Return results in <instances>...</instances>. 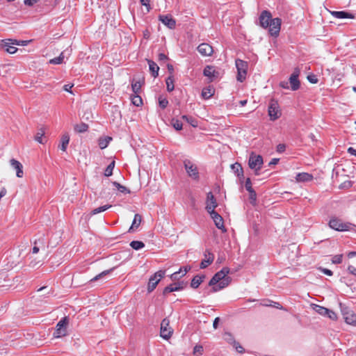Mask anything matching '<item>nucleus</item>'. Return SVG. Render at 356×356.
<instances>
[{"mask_svg": "<svg viewBox=\"0 0 356 356\" xmlns=\"http://www.w3.org/2000/svg\"><path fill=\"white\" fill-rule=\"evenodd\" d=\"M259 24L263 29H268L271 36L277 38L280 32L282 19L279 17L273 18L268 10H263L259 17Z\"/></svg>", "mask_w": 356, "mask_h": 356, "instance_id": "1", "label": "nucleus"}, {"mask_svg": "<svg viewBox=\"0 0 356 356\" xmlns=\"http://www.w3.org/2000/svg\"><path fill=\"white\" fill-rule=\"evenodd\" d=\"M229 273V268L223 267L213 276L209 282V285L213 286L212 292H217L229 284L231 278L227 276Z\"/></svg>", "mask_w": 356, "mask_h": 356, "instance_id": "2", "label": "nucleus"}, {"mask_svg": "<svg viewBox=\"0 0 356 356\" xmlns=\"http://www.w3.org/2000/svg\"><path fill=\"white\" fill-rule=\"evenodd\" d=\"M328 225L331 229L338 232L353 230V227H355V225L350 222H343L341 219L337 217L331 218Z\"/></svg>", "mask_w": 356, "mask_h": 356, "instance_id": "3", "label": "nucleus"}, {"mask_svg": "<svg viewBox=\"0 0 356 356\" xmlns=\"http://www.w3.org/2000/svg\"><path fill=\"white\" fill-rule=\"evenodd\" d=\"M264 163L263 157L259 154H256L252 152L248 159V166L254 170L255 175H259V170L262 168Z\"/></svg>", "mask_w": 356, "mask_h": 356, "instance_id": "4", "label": "nucleus"}, {"mask_svg": "<svg viewBox=\"0 0 356 356\" xmlns=\"http://www.w3.org/2000/svg\"><path fill=\"white\" fill-rule=\"evenodd\" d=\"M341 312L343 315V317L345 320V322L347 324L356 325V314L351 310L349 307L345 306L344 305L340 303Z\"/></svg>", "mask_w": 356, "mask_h": 356, "instance_id": "5", "label": "nucleus"}, {"mask_svg": "<svg viewBox=\"0 0 356 356\" xmlns=\"http://www.w3.org/2000/svg\"><path fill=\"white\" fill-rule=\"evenodd\" d=\"M236 67L237 69V81L243 82L247 74L248 63L241 59H236L235 60Z\"/></svg>", "mask_w": 356, "mask_h": 356, "instance_id": "6", "label": "nucleus"}, {"mask_svg": "<svg viewBox=\"0 0 356 356\" xmlns=\"http://www.w3.org/2000/svg\"><path fill=\"white\" fill-rule=\"evenodd\" d=\"M69 323L67 316L62 318L56 325V329L54 332V337L60 338L67 334V327Z\"/></svg>", "mask_w": 356, "mask_h": 356, "instance_id": "7", "label": "nucleus"}, {"mask_svg": "<svg viewBox=\"0 0 356 356\" xmlns=\"http://www.w3.org/2000/svg\"><path fill=\"white\" fill-rule=\"evenodd\" d=\"M184 166L188 175L194 180L200 179V174L197 167L191 161L186 159L184 161Z\"/></svg>", "mask_w": 356, "mask_h": 356, "instance_id": "8", "label": "nucleus"}, {"mask_svg": "<svg viewBox=\"0 0 356 356\" xmlns=\"http://www.w3.org/2000/svg\"><path fill=\"white\" fill-rule=\"evenodd\" d=\"M165 270H159L155 273L149 280L148 285H147V291L148 292H152L157 286L161 279L163 278L165 275Z\"/></svg>", "mask_w": 356, "mask_h": 356, "instance_id": "9", "label": "nucleus"}, {"mask_svg": "<svg viewBox=\"0 0 356 356\" xmlns=\"http://www.w3.org/2000/svg\"><path fill=\"white\" fill-rule=\"evenodd\" d=\"M170 321L164 318L161 323L160 336L164 339H168L171 337L173 330L169 326Z\"/></svg>", "mask_w": 356, "mask_h": 356, "instance_id": "10", "label": "nucleus"}, {"mask_svg": "<svg viewBox=\"0 0 356 356\" xmlns=\"http://www.w3.org/2000/svg\"><path fill=\"white\" fill-rule=\"evenodd\" d=\"M19 45V42L17 40L6 39L1 42V47L8 53L13 54L17 51V48L13 45Z\"/></svg>", "mask_w": 356, "mask_h": 356, "instance_id": "11", "label": "nucleus"}, {"mask_svg": "<svg viewBox=\"0 0 356 356\" xmlns=\"http://www.w3.org/2000/svg\"><path fill=\"white\" fill-rule=\"evenodd\" d=\"M268 115L270 120L275 121L281 116V111L276 102H271L268 106Z\"/></svg>", "mask_w": 356, "mask_h": 356, "instance_id": "12", "label": "nucleus"}, {"mask_svg": "<svg viewBox=\"0 0 356 356\" xmlns=\"http://www.w3.org/2000/svg\"><path fill=\"white\" fill-rule=\"evenodd\" d=\"M218 207V203L212 192L207 194L206 210L209 213L216 211L215 209Z\"/></svg>", "mask_w": 356, "mask_h": 356, "instance_id": "13", "label": "nucleus"}, {"mask_svg": "<svg viewBox=\"0 0 356 356\" xmlns=\"http://www.w3.org/2000/svg\"><path fill=\"white\" fill-rule=\"evenodd\" d=\"M299 75L300 70L298 68H296L292 74L289 77V83L291 85V88L292 90H297L300 88V83L298 79Z\"/></svg>", "mask_w": 356, "mask_h": 356, "instance_id": "14", "label": "nucleus"}, {"mask_svg": "<svg viewBox=\"0 0 356 356\" xmlns=\"http://www.w3.org/2000/svg\"><path fill=\"white\" fill-rule=\"evenodd\" d=\"M203 74L208 77L210 81H213L219 76V72L216 70L214 66L207 65L203 70Z\"/></svg>", "mask_w": 356, "mask_h": 356, "instance_id": "15", "label": "nucleus"}, {"mask_svg": "<svg viewBox=\"0 0 356 356\" xmlns=\"http://www.w3.org/2000/svg\"><path fill=\"white\" fill-rule=\"evenodd\" d=\"M211 218L213 219L215 225L216 227L220 230H222V232H225L227 230L224 225V220L222 216L218 214L216 211H213L211 213H209Z\"/></svg>", "mask_w": 356, "mask_h": 356, "instance_id": "16", "label": "nucleus"}, {"mask_svg": "<svg viewBox=\"0 0 356 356\" xmlns=\"http://www.w3.org/2000/svg\"><path fill=\"white\" fill-rule=\"evenodd\" d=\"M198 52L202 56H210L213 52L212 46L208 43H202L197 47Z\"/></svg>", "mask_w": 356, "mask_h": 356, "instance_id": "17", "label": "nucleus"}, {"mask_svg": "<svg viewBox=\"0 0 356 356\" xmlns=\"http://www.w3.org/2000/svg\"><path fill=\"white\" fill-rule=\"evenodd\" d=\"M204 256L205 258L200 263V268L202 269L206 268L208 266L211 264L214 260L213 254L209 250H206Z\"/></svg>", "mask_w": 356, "mask_h": 356, "instance_id": "18", "label": "nucleus"}, {"mask_svg": "<svg viewBox=\"0 0 356 356\" xmlns=\"http://www.w3.org/2000/svg\"><path fill=\"white\" fill-rule=\"evenodd\" d=\"M159 20L169 29H175L176 22L170 15H159Z\"/></svg>", "mask_w": 356, "mask_h": 356, "instance_id": "19", "label": "nucleus"}, {"mask_svg": "<svg viewBox=\"0 0 356 356\" xmlns=\"http://www.w3.org/2000/svg\"><path fill=\"white\" fill-rule=\"evenodd\" d=\"M10 165L15 169L16 170V175L17 177H22L23 175H24V172H23V166L22 165V163L20 162H19L18 161L15 160V159H12L10 161Z\"/></svg>", "mask_w": 356, "mask_h": 356, "instance_id": "20", "label": "nucleus"}, {"mask_svg": "<svg viewBox=\"0 0 356 356\" xmlns=\"http://www.w3.org/2000/svg\"><path fill=\"white\" fill-rule=\"evenodd\" d=\"M181 289H183V286L181 283L178 282L171 284L169 286H167L166 287L164 288L163 291V294L165 296L169 293L180 291Z\"/></svg>", "mask_w": 356, "mask_h": 356, "instance_id": "21", "label": "nucleus"}, {"mask_svg": "<svg viewBox=\"0 0 356 356\" xmlns=\"http://www.w3.org/2000/svg\"><path fill=\"white\" fill-rule=\"evenodd\" d=\"M191 270V266H186L182 268H180L179 270L177 272L173 273L170 275V278L172 280H178L179 277L184 276L188 270Z\"/></svg>", "mask_w": 356, "mask_h": 356, "instance_id": "22", "label": "nucleus"}, {"mask_svg": "<svg viewBox=\"0 0 356 356\" xmlns=\"http://www.w3.org/2000/svg\"><path fill=\"white\" fill-rule=\"evenodd\" d=\"M331 15L337 19H353L354 15L346 11H331Z\"/></svg>", "mask_w": 356, "mask_h": 356, "instance_id": "23", "label": "nucleus"}, {"mask_svg": "<svg viewBox=\"0 0 356 356\" xmlns=\"http://www.w3.org/2000/svg\"><path fill=\"white\" fill-rule=\"evenodd\" d=\"M296 179L299 182L309 181L313 179V175L307 172H300L296 175Z\"/></svg>", "mask_w": 356, "mask_h": 356, "instance_id": "24", "label": "nucleus"}, {"mask_svg": "<svg viewBox=\"0 0 356 356\" xmlns=\"http://www.w3.org/2000/svg\"><path fill=\"white\" fill-rule=\"evenodd\" d=\"M232 169L236 175V176L240 179H243V170L241 165L238 163H235L231 165Z\"/></svg>", "mask_w": 356, "mask_h": 356, "instance_id": "25", "label": "nucleus"}, {"mask_svg": "<svg viewBox=\"0 0 356 356\" xmlns=\"http://www.w3.org/2000/svg\"><path fill=\"white\" fill-rule=\"evenodd\" d=\"M205 275H195L191 280V286L193 289H197L204 281Z\"/></svg>", "mask_w": 356, "mask_h": 356, "instance_id": "26", "label": "nucleus"}, {"mask_svg": "<svg viewBox=\"0 0 356 356\" xmlns=\"http://www.w3.org/2000/svg\"><path fill=\"white\" fill-rule=\"evenodd\" d=\"M148 65H149V71L152 73V75L154 78L158 76V75H159V67L158 65L155 62H154L152 60H148Z\"/></svg>", "mask_w": 356, "mask_h": 356, "instance_id": "27", "label": "nucleus"}, {"mask_svg": "<svg viewBox=\"0 0 356 356\" xmlns=\"http://www.w3.org/2000/svg\"><path fill=\"white\" fill-rule=\"evenodd\" d=\"M70 142V136L67 134H63L60 139V145H59V148L65 152L67 147V145Z\"/></svg>", "mask_w": 356, "mask_h": 356, "instance_id": "28", "label": "nucleus"}, {"mask_svg": "<svg viewBox=\"0 0 356 356\" xmlns=\"http://www.w3.org/2000/svg\"><path fill=\"white\" fill-rule=\"evenodd\" d=\"M141 219L142 218L140 215L138 213L135 214L132 225L129 229V232H131L135 228H137L140 225Z\"/></svg>", "mask_w": 356, "mask_h": 356, "instance_id": "29", "label": "nucleus"}, {"mask_svg": "<svg viewBox=\"0 0 356 356\" xmlns=\"http://www.w3.org/2000/svg\"><path fill=\"white\" fill-rule=\"evenodd\" d=\"M112 140L111 137L106 136L104 138H100L98 141V145L100 149H105L109 144L110 141Z\"/></svg>", "mask_w": 356, "mask_h": 356, "instance_id": "30", "label": "nucleus"}, {"mask_svg": "<svg viewBox=\"0 0 356 356\" xmlns=\"http://www.w3.org/2000/svg\"><path fill=\"white\" fill-rule=\"evenodd\" d=\"M89 127L86 123L81 122L74 126V131L78 133H84L88 131Z\"/></svg>", "mask_w": 356, "mask_h": 356, "instance_id": "31", "label": "nucleus"}, {"mask_svg": "<svg viewBox=\"0 0 356 356\" xmlns=\"http://www.w3.org/2000/svg\"><path fill=\"white\" fill-rule=\"evenodd\" d=\"M181 118L186 120L188 124H190L193 127H197L198 126L197 120L192 116L184 115L181 116Z\"/></svg>", "mask_w": 356, "mask_h": 356, "instance_id": "32", "label": "nucleus"}, {"mask_svg": "<svg viewBox=\"0 0 356 356\" xmlns=\"http://www.w3.org/2000/svg\"><path fill=\"white\" fill-rule=\"evenodd\" d=\"M142 83L140 81H132L131 88L134 94H138L140 91Z\"/></svg>", "mask_w": 356, "mask_h": 356, "instance_id": "33", "label": "nucleus"}, {"mask_svg": "<svg viewBox=\"0 0 356 356\" xmlns=\"http://www.w3.org/2000/svg\"><path fill=\"white\" fill-rule=\"evenodd\" d=\"M131 102L136 106H140L143 104V100L138 94H134L131 95Z\"/></svg>", "mask_w": 356, "mask_h": 356, "instance_id": "34", "label": "nucleus"}, {"mask_svg": "<svg viewBox=\"0 0 356 356\" xmlns=\"http://www.w3.org/2000/svg\"><path fill=\"white\" fill-rule=\"evenodd\" d=\"M158 101L159 107L161 109H165L168 106L169 103L168 99L163 95H159Z\"/></svg>", "mask_w": 356, "mask_h": 356, "instance_id": "35", "label": "nucleus"}, {"mask_svg": "<svg viewBox=\"0 0 356 356\" xmlns=\"http://www.w3.org/2000/svg\"><path fill=\"white\" fill-rule=\"evenodd\" d=\"M213 95V90L210 88H204L202 91V97L204 99H208Z\"/></svg>", "mask_w": 356, "mask_h": 356, "instance_id": "36", "label": "nucleus"}, {"mask_svg": "<svg viewBox=\"0 0 356 356\" xmlns=\"http://www.w3.org/2000/svg\"><path fill=\"white\" fill-rule=\"evenodd\" d=\"M266 302H267L263 303L262 305L267 307H273L279 309H284L282 305L277 302H274L270 300H266Z\"/></svg>", "mask_w": 356, "mask_h": 356, "instance_id": "37", "label": "nucleus"}, {"mask_svg": "<svg viewBox=\"0 0 356 356\" xmlns=\"http://www.w3.org/2000/svg\"><path fill=\"white\" fill-rule=\"evenodd\" d=\"M314 310L323 316H325L328 312V309L318 305H315Z\"/></svg>", "mask_w": 356, "mask_h": 356, "instance_id": "38", "label": "nucleus"}, {"mask_svg": "<svg viewBox=\"0 0 356 356\" xmlns=\"http://www.w3.org/2000/svg\"><path fill=\"white\" fill-rule=\"evenodd\" d=\"M130 246L136 250H138L143 248L145 247V244L142 241H133L130 243Z\"/></svg>", "mask_w": 356, "mask_h": 356, "instance_id": "39", "label": "nucleus"}, {"mask_svg": "<svg viewBox=\"0 0 356 356\" xmlns=\"http://www.w3.org/2000/svg\"><path fill=\"white\" fill-rule=\"evenodd\" d=\"M111 207V205H110V204H106V205L101 206L99 207H97V208L93 209L91 211V214L92 215H96V214H97L99 213H101V212L106 211L108 209H109Z\"/></svg>", "mask_w": 356, "mask_h": 356, "instance_id": "40", "label": "nucleus"}, {"mask_svg": "<svg viewBox=\"0 0 356 356\" xmlns=\"http://www.w3.org/2000/svg\"><path fill=\"white\" fill-rule=\"evenodd\" d=\"M166 85H167V90L169 92H172L174 87V78L173 76H170L166 79Z\"/></svg>", "mask_w": 356, "mask_h": 356, "instance_id": "41", "label": "nucleus"}, {"mask_svg": "<svg viewBox=\"0 0 356 356\" xmlns=\"http://www.w3.org/2000/svg\"><path fill=\"white\" fill-rule=\"evenodd\" d=\"M64 60V54L63 52H62L59 56L49 60L50 64L53 65H58L61 64L63 62Z\"/></svg>", "mask_w": 356, "mask_h": 356, "instance_id": "42", "label": "nucleus"}, {"mask_svg": "<svg viewBox=\"0 0 356 356\" xmlns=\"http://www.w3.org/2000/svg\"><path fill=\"white\" fill-rule=\"evenodd\" d=\"M44 135V131L42 129H40L37 132L36 135L35 136V141L38 142L39 143L44 144V142L42 138Z\"/></svg>", "mask_w": 356, "mask_h": 356, "instance_id": "43", "label": "nucleus"}, {"mask_svg": "<svg viewBox=\"0 0 356 356\" xmlns=\"http://www.w3.org/2000/svg\"><path fill=\"white\" fill-rule=\"evenodd\" d=\"M171 124L177 131L181 130L183 127L182 122L178 119L172 118L171 120Z\"/></svg>", "mask_w": 356, "mask_h": 356, "instance_id": "44", "label": "nucleus"}, {"mask_svg": "<svg viewBox=\"0 0 356 356\" xmlns=\"http://www.w3.org/2000/svg\"><path fill=\"white\" fill-rule=\"evenodd\" d=\"M113 186H114L115 187H116V188H117V189H118L120 192H121V193H130V191H129L128 188H127V187H125V186H124L121 185V184H119L118 182L114 181V182L113 183Z\"/></svg>", "mask_w": 356, "mask_h": 356, "instance_id": "45", "label": "nucleus"}, {"mask_svg": "<svg viewBox=\"0 0 356 356\" xmlns=\"http://www.w3.org/2000/svg\"><path fill=\"white\" fill-rule=\"evenodd\" d=\"M115 167V161H113L106 168L104 171V175L106 177H110L113 174V170Z\"/></svg>", "mask_w": 356, "mask_h": 356, "instance_id": "46", "label": "nucleus"}, {"mask_svg": "<svg viewBox=\"0 0 356 356\" xmlns=\"http://www.w3.org/2000/svg\"><path fill=\"white\" fill-rule=\"evenodd\" d=\"M204 348L201 345H196L193 348V355L196 356H200L203 354Z\"/></svg>", "mask_w": 356, "mask_h": 356, "instance_id": "47", "label": "nucleus"}, {"mask_svg": "<svg viewBox=\"0 0 356 356\" xmlns=\"http://www.w3.org/2000/svg\"><path fill=\"white\" fill-rule=\"evenodd\" d=\"M113 269H110V270H104L103 272H102L101 273L98 274L97 275H96L95 277H94L93 278H92L90 282H95V281H97L98 280H99L100 278L103 277V276L104 275H106L110 273V272Z\"/></svg>", "mask_w": 356, "mask_h": 356, "instance_id": "48", "label": "nucleus"}, {"mask_svg": "<svg viewBox=\"0 0 356 356\" xmlns=\"http://www.w3.org/2000/svg\"><path fill=\"white\" fill-rule=\"evenodd\" d=\"M342 254L334 255L332 258V263L334 264H339L342 262Z\"/></svg>", "mask_w": 356, "mask_h": 356, "instance_id": "49", "label": "nucleus"}, {"mask_svg": "<svg viewBox=\"0 0 356 356\" xmlns=\"http://www.w3.org/2000/svg\"><path fill=\"white\" fill-rule=\"evenodd\" d=\"M233 346L234 348H235V350L239 353H244L245 350L244 348L240 345V343L237 341H236L235 340H233Z\"/></svg>", "mask_w": 356, "mask_h": 356, "instance_id": "50", "label": "nucleus"}, {"mask_svg": "<svg viewBox=\"0 0 356 356\" xmlns=\"http://www.w3.org/2000/svg\"><path fill=\"white\" fill-rule=\"evenodd\" d=\"M248 192L250 194L249 198H250V202H251V204H254L256 202V200H257V193L254 189L251 190L250 191H248Z\"/></svg>", "mask_w": 356, "mask_h": 356, "instance_id": "51", "label": "nucleus"}, {"mask_svg": "<svg viewBox=\"0 0 356 356\" xmlns=\"http://www.w3.org/2000/svg\"><path fill=\"white\" fill-rule=\"evenodd\" d=\"M325 316L328 317L330 319L333 320V321L337 319V314L334 312L330 310V309H328L327 314Z\"/></svg>", "mask_w": 356, "mask_h": 356, "instance_id": "52", "label": "nucleus"}, {"mask_svg": "<svg viewBox=\"0 0 356 356\" xmlns=\"http://www.w3.org/2000/svg\"><path fill=\"white\" fill-rule=\"evenodd\" d=\"M140 3L147 8V12L151 9L150 0H140Z\"/></svg>", "mask_w": 356, "mask_h": 356, "instance_id": "53", "label": "nucleus"}, {"mask_svg": "<svg viewBox=\"0 0 356 356\" xmlns=\"http://www.w3.org/2000/svg\"><path fill=\"white\" fill-rule=\"evenodd\" d=\"M245 187L248 191H250L251 190H253L252 186V182H251V180L250 178H247V179L245 181Z\"/></svg>", "mask_w": 356, "mask_h": 356, "instance_id": "54", "label": "nucleus"}, {"mask_svg": "<svg viewBox=\"0 0 356 356\" xmlns=\"http://www.w3.org/2000/svg\"><path fill=\"white\" fill-rule=\"evenodd\" d=\"M285 149H286V145L282 143L279 144L277 146V149H276V150L278 153H282L285 151Z\"/></svg>", "mask_w": 356, "mask_h": 356, "instance_id": "55", "label": "nucleus"}, {"mask_svg": "<svg viewBox=\"0 0 356 356\" xmlns=\"http://www.w3.org/2000/svg\"><path fill=\"white\" fill-rule=\"evenodd\" d=\"M307 79L312 83H316L318 82V79L314 74L309 75Z\"/></svg>", "mask_w": 356, "mask_h": 356, "instance_id": "56", "label": "nucleus"}, {"mask_svg": "<svg viewBox=\"0 0 356 356\" xmlns=\"http://www.w3.org/2000/svg\"><path fill=\"white\" fill-rule=\"evenodd\" d=\"M39 1L40 0H24V3L26 6H32Z\"/></svg>", "mask_w": 356, "mask_h": 356, "instance_id": "57", "label": "nucleus"}, {"mask_svg": "<svg viewBox=\"0 0 356 356\" xmlns=\"http://www.w3.org/2000/svg\"><path fill=\"white\" fill-rule=\"evenodd\" d=\"M347 270L349 273L356 276V268L352 265L348 266Z\"/></svg>", "mask_w": 356, "mask_h": 356, "instance_id": "58", "label": "nucleus"}, {"mask_svg": "<svg viewBox=\"0 0 356 356\" xmlns=\"http://www.w3.org/2000/svg\"><path fill=\"white\" fill-rule=\"evenodd\" d=\"M319 269L321 272H323L324 274H325L328 276H332L333 275L332 271L330 269L324 268H320Z\"/></svg>", "mask_w": 356, "mask_h": 356, "instance_id": "59", "label": "nucleus"}, {"mask_svg": "<svg viewBox=\"0 0 356 356\" xmlns=\"http://www.w3.org/2000/svg\"><path fill=\"white\" fill-rule=\"evenodd\" d=\"M225 339L231 344H233V340H234L233 336L230 333H225Z\"/></svg>", "mask_w": 356, "mask_h": 356, "instance_id": "60", "label": "nucleus"}, {"mask_svg": "<svg viewBox=\"0 0 356 356\" xmlns=\"http://www.w3.org/2000/svg\"><path fill=\"white\" fill-rule=\"evenodd\" d=\"M158 57L160 61H165L168 59V56L163 53L159 54Z\"/></svg>", "mask_w": 356, "mask_h": 356, "instance_id": "61", "label": "nucleus"}, {"mask_svg": "<svg viewBox=\"0 0 356 356\" xmlns=\"http://www.w3.org/2000/svg\"><path fill=\"white\" fill-rule=\"evenodd\" d=\"M73 87V84L70 85V84H65L64 86H63V90L65 91H67V92H69L70 93H72V92L71 91V88Z\"/></svg>", "mask_w": 356, "mask_h": 356, "instance_id": "62", "label": "nucleus"}, {"mask_svg": "<svg viewBox=\"0 0 356 356\" xmlns=\"http://www.w3.org/2000/svg\"><path fill=\"white\" fill-rule=\"evenodd\" d=\"M280 86L282 88H284V89H289V82L287 81H281L280 83Z\"/></svg>", "mask_w": 356, "mask_h": 356, "instance_id": "63", "label": "nucleus"}, {"mask_svg": "<svg viewBox=\"0 0 356 356\" xmlns=\"http://www.w3.org/2000/svg\"><path fill=\"white\" fill-rule=\"evenodd\" d=\"M348 152L351 154V155H353L355 156H356V149H354L353 147H348Z\"/></svg>", "mask_w": 356, "mask_h": 356, "instance_id": "64", "label": "nucleus"}]
</instances>
